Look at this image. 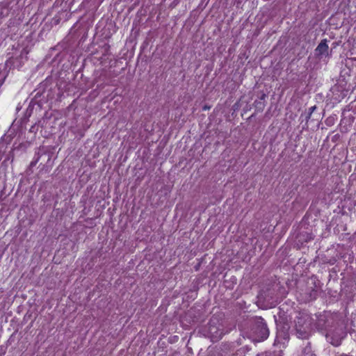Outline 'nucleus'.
Instances as JSON below:
<instances>
[{
  "label": "nucleus",
  "instance_id": "nucleus-1",
  "mask_svg": "<svg viewBox=\"0 0 356 356\" xmlns=\"http://www.w3.org/2000/svg\"><path fill=\"white\" fill-rule=\"evenodd\" d=\"M314 319L308 314L299 313L294 320V334L299 339H307L312 334Z\"/></svg>",
  "mask_w": 356,
  "mask_h": 356
},
{
  "label": "nucleus",
  "instance_id": "nucleus-2",
  "mask_svg": "<svg viewBox=\"0 0 356 356\" xmlns=\"http://www.w3.org/2000/svg\"><path fill=\"white\" fill-rule=\"evenodd\" d=\"M227 332L228 330L225 329V321L219 315H213L208 323V337L212 341H217Z\"/></svg>",
  "mask_w": 356,
  "mask_h": 356
},
{
  "label": "nucleus",
  "instance_id": "nucleus-3",
  "mask_svg": "<svg viewBox=\"0 0 356 356\" xmlns=\"http://www.w3.org/2000/svg\"><path fill=\"white\" fill-rule=\"evenodd\" d=\"M251 333L253 340L261 341L266 339L269 335V331L266 323L261 317H256L252 323Z\"/></svg>",
  "mask_w": 356,
  "mask_h": 356
},
{
  "label": "nucleus",
  "instance_id": "nucleus-4",
  "mask_svg": "<svg viewBox=\"0 0 356 356\" xmlns=\"http://www.w3.org/2000/svg\"><path fill=\"white\" fill-rule=\"evenodd\" d=\"M279 288V284L274 283L270 288L261 291L258 296V301L262 302L265 307H275L277 301V291Z\"/></svg>",
  "mask_w": 356,
  "mask_h": 356
},
{
  "label": "nucleus",
  "instance_id": "nucleus-5",
  "mask_svg": "<svg viewBox=\"0 0 356 356\" xmlns=\"http://www.w3.org/2000/svg\"><path fill=\"white\" fill-rule=\"evenodd\" d=\"M345 334L341 329H338L334 332H329L326 334V339L334 346H338L341 344Z\"/></svg>",
  "mask_w": 356,
  "mask_h": 356
},
{
  "label": "nucleus",
  "instance_id": "nucleus-6",
  "mask_svg": "<svg viewBox=\"0 0 356 356\" xmlns=\"http://www.w3.org/2000/svg\"><path fill=\"white\" fill-rule=\"evenodd\" d=\"M327 40L323 39L318 44L317 47L315 49V55L318 58H322L323 56H329V47L327 44Z\"/></svg>",
  "mask_w": 356,
  "mask_h": 356
},
{
  "label": "nucleus",
  "instance_id": "nucleus-7",
  "mask_svg": "<svg viewBox=\"0 0 356 356\" xmlns=\"http://www.w3.org/2000/svg\"><path fill=\"white\" fill-rule=\"evenodd\" d=\"M266 97V95L265 93H261L259 99L254 101V105L255 109L257 111L261 112L265 108V99Z\"/></svg>",
  "mask_w": 356,
  "mask_h": 356
},
{
  "label": "nucleus",
  "instance_id": "nucleus-8",
  "mask_svg": "<svg viewBox=\"0 0 356 356\" xmlns=\"http://www.w3.org/2000/svg\"><path fill=\"white\" fill-rule=\"evenodd\" d=\"M301 356H316L314 350H312L311 343L308 342L302 350Z\"/></svg>",
  "mask_w": 356,
  "mask_h": 356
},
{
  "label": "nucleus",
  "instance_id": "nucleus-9",
  "mask_svg": "<svg viewBox=\"0 0 356 356\" xmlns=\"http://www.w3.org/2000/svg\"><path fill=\"white\" fill-rule=\"evenodd\" d=\"M40 126L41 127H43L44 126L43 123L42 122V120H39L37 123L32 125L29 129V132L35 134L38 132Z\"/></svg>",
  "mask_w": 356,
  "mask_h": 356
},
{
  "label": "nucleus",
  "instance_id": "nucleus-10",
  "mask_svg": "<svg viewBox=\"0 0 356 356\" xmlns=\"http://www.w3.org/2000/svg\"><path fill=\"white\" fill-rule=\"evenodd\" d=\"M38 161H39V156H38L35 160L32 161L31 162L29 167H30V168H33V167H34V166L37 164V163L38 162Z\"/></svg>",
  "mask_w": 356,
  "mask_h": 356
},
{
  "label": "nucleus",
  "instance_id": "nucleus-11",
  "mask_svg": "<svg viewBox=\"0 0 356 356\" xmlns=\"http://www.w3.org/2000/svg\"><path fill=\"white\" fill-rule=\"evenodd\" d=\"M316 106H313L310 107L308 113H311V114H312V113L316 109Z\"/></svg>",
  "mask_w": 356,
  "mask_h": 356
},
{
  "label": "nucleus",
  "instance_id": "nucleus-12",
  "mask_svg": "<svg viewBox=\"0 0 356 356\" xmlns=\"http://www.w3.org/2000/svg\"><path fill=\"white\" fill-rule=\"evenodd\" d=\"M311 115H312L311 113H308L307 114V115H306V117H305V120H306V122H307V123L308 122L309 120L310 119Z\"/></svg>",
  "mask_w": 356,
  "mask_h": 356
},
{
  "label": "nucleus",
  "instance_id": "nucleus-13",
  "mask_svg": "<svg viewBox=\"0 0 356 356\" xmlns=\"http://www.w3.org/2000/svg\"><path fill=\"white\" fill-rule=\"evenodd\" d=\"M318 321H319V323H318V326H320V325H321V321H324V318L321 316V317L319 318V320H318Z\"/></svg>",
  "mask_w": 356,
  "mask_h": 356
},
{
  "label": "nucleus",
  "instance_id": "nucleus-14",
  "mask_svg": "<svg viewBox=\"0 0 356 356\" xmlns=\"http://www.w3.org/2000/svg\"><path fill=\"white\" fill-rule=\"evenodd\" d=\"M6 77H3L2 79L0 80V86L3 83Z\"/></svg>",
  "mask_w": 356,
  "mask_h": 356
},
{
  "label": "nucleus",
  "instance_id": "nucleus-15",
  "mask_svg": "<svg viewBox=\"0 0 356 356\" xmlns=\"http://www.w3.org/2000/svg\"><path fill=\"white\" fill-rule=\"evenodd\" d=\"M209 108V107H208V106H204V109L205 110V109Z\"/></svg>",
  "mask_w": 356,
  "mask_h": 356
}]
</instances>
